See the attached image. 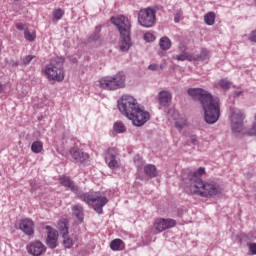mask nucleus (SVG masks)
Masks as SVG:
<instances>
[{
	"label": "nucleus",
	"mask_w": 256,
	"mask_h": 256,
	"mask_svg": "<svg viewBox=\"0 0 256 256\" xmlns=\"http://www.w3.org/2000/svg\"><path fill=\"white\" fill-rule=\"evenodd\" d=\"M188 95L194 101H200L204 111V120L208 125H214L216 121H219L221 117V102L218 97L201 88H189Z\"/></svg>",
	"instance_id": "1"
},
{
	"label": "nucleus",
	"mask_w": 256,
	"mask_h": 256,
	"mask_svg": "<svg viewBox=\"0 0 256 256\" xmlns=\"http://www.w3.org/2000/svg\"><path fill=\"white\" fill-rule=\"evenodd\" d=\"M205 175V168L200 167L197 172L184 174L182 181L190 189V193L201 197H215L219 194V186L215 183L204 182L201 176Z\"/></svg>",
	"instance_id": "2"
},
{
	"label": "nucleus",
	"mask_w": 256,
	"mask_h": 256,
	"mask_svg": "<svg viewBox=\"0 0 256 256\" xmlns=\"http://www.w3.org/2000/svg\"><path fill=\"white\" fill-rule=\"evenodd\" d=\"M118 109L122 115H125L132 121L135 127H143L151 119L149 112L145 111L131 95H123L118 100Z\"/></svg>",
	"instance_id": "3"
},
{
	"label": "nucleus",
	"mask_w": 256,
	"mask_h": 256,
	"mask_svg": "<svg viewBox=\"0 0 256 256\" xmlns=\"http://www.w3.org/2000/svg\"><path fill=\"white\" fill-rule=\"evenodd\" d=\"M120 33V49L125 53L131 48V22L124 15L110 18Z\"/></svg>",
	"instance_id": "4"
},
{
	"label": "nucleus",
	"mask_w": 256,
	"mask_h": 256,
	"mask_svg": "<svg viewBox=\"0 0 256 256\" xmlns=\"http://www.w3.org/2000/svg\"><path fill=\"white\" fill-rule=\"evenodd\" d=\"M78 197L88 205H93L94 211H96L98 215L103 213V207H105L106 203H109V199L105 196H101V193L99 192L78 194Z\"/></svg>",
	"instance_id": "5"
},
{
	"label": "nucleus",
	"mask_w": 256,
	"mask_h": 256,
	"mask_svg": "<svg viewBox=\"0 0 256 256\" xmlns=\"http://www.w3.org/2000/svg\"><path fill=\"white\" fill-rule=\"evenodd\" d=\"M126 79L124 72H118L115 76H106L100 79V87L107 91H117V89L125 88Z\"/></svg>",
	"instance_id": "6"
},
{
	"label": "nucleus",
	"mask_w": 256,
	"mask_h": 256,
	"mask_svg": "<svg viewBox=\"0 0 256 256\" xmlns=\"http://www.w3.org/2000/svg\"><path fill=\"white\" fill-rule=\"evenodd\" d=\"M65 59L55 58L51 60L50 64L46 67L45 74L50 81H63L65 79V72L63 71V65Z\"/></svg>",
	"instance_id": "7"
},
{
	"label": "nucleus",
	"mask_w": 256,
	"mask_h": 256,
	"mask_svg": "<svg viewBox=\"0 0 256 256\" xmlns=\"http://www.w3.org/2000/svg\"><path fill=\"white\" fill-rule=\"evenodd\" d=\"M138 23L141 25V27H145L146 29L154 27L155 23H157V15L155 9L151 7L141 9L138 13Z\"/></svg>",
	"instance_id": "8"
},
{
	"label": "nucleus",
	"mask_w": 256,
	"mask_h": 256,
	"mask_svg": "<svg viewBox=\"0 0 256 256\" xmlns=\"http://www.w3.org/2000/svg\"><path fill=\"white\" fill-rule=\"evenodd\" d=\"M231 113V129L233 133H241L243 131V119L245 116L239 109L230 108Z\"/></svg>",
	"instance_id": "9"
},
{
	"label": "nucleus",
	"mask_w": 256,
	"mask_h": 256,
	"mask_svg": "<svg viewBox=\"0 0 256 256\" xmlns=\"http://www.w3.org/2000/svg\"><path fill=\"white\" fill-rule=\"evenodd\" d=\"M103 43V39L101 38V26H96L94 33H92L86 40L85 45L88 47H97V45H101Z\"/></svg>",
	"instance_id": "10"
},
{
	"label": "nucleus",
	"mask_w": 256,
	"mask_h": 256,
	"mask_svg": "<svg viewBox=\"0 0 256 256\" xmlns=\"http://www.w3.org/2000/svg\"><path fill=\"white\" fill-rule=\"evenodd\" d=\"M47 232L46 245L49 249H55L57 247V241L59 239V232L53 229L51 226H45Z\"/></svg>",
	"instance_id": "11"
},
{
	"label": "nucleus",
	"mask_w": 256,
	"mask_h": 256,
	"mask_svg": "<svg viewBox=\"0 0 256 256\" xmlns=\"http://www.w3.org/2000/svg\"><path fill=\"white\" fill-rule=\"evenodd\" d=\"M175 225H177V221L173 219L159 218L154 223V229H156V231H159V233H161L166 229H171V227H175Z\"/></svg>",
	"instance_id": "12"
},
{
	"label": "nucleus",
	"mask_w": 256,
	"mask_h": 256,
	"mask_svg": "<svg viewBox=\"0 0 256 256\" xmlns=\"http://www.w3.org/2000/svg\"><path fill=\"white\" fill-rule=\"evenodd\" d=\"M27 251L30 253V255L41 256L43 253H45V251H47V248L41 241H35L27 246Z\"/></svg>",
	"instance_id": "13"
},
{
	"label": "nucleus",
	"mask_w": 256,
	"mask_h": 256,
	"mask_svg": "<svg viewBox=\"0 0 256 256\" xmlns=\"http://www.w3.org/2000/svg\"><path fill=\"white\" fill-rule=\"evenodd\" d=\"M70 154L76 163H85L89 159V154L79 150L78 148H71Z\"/></svg>",
	"instance_id": "14"
},
{
	"label": "nucleus",
	"mask_w": 256,
	"mask_h": 256,
	"mask_svg": "<svg viewBox=\"0 0 256 256\" xmlns=\"http://www.w3.org/2000/svg\"><path fill=\"white\" fill-rule=\"evenodd\" d=\"M21 231L25 233V235H33L35 233L34 227L35 225L33 224V220L31 219H23L20 221L19 225Z\"/></svg>",
	"instance_id": "15"
},
{
	"label": "nucleus",
	"mask_w": 256,
	"mask_h": 256,
	"mask_svg": "<svg viewBox=\"0 0 256 256\" xmlns=\"http://www.w3.org/2000/svg\"><path fill=\"white\" fill-rule=\"evenodd\" d=\"M173 96L169 91H161L158 94V101L162 107H169Z\"/></svg>",
	"instance_id": "16"
},
{
	"label": "nucleus",
	"mask_w": 256,
	"mask_h": 256,
	"mask_svg": "<svg viewBox=\"0 0 256 256\" xmlns=\"http://www.w3.org/2000/svg\"><path fill=\"white\" fill-rule=\"evenodd\" d=\"M105 161L110 169H117V167H119V162H117V155H115L111 149H108L105 156Z\"/></svg>",
	"instance_id": "17"
},
{
	"label": "nucleus",
	"mask_w": 256,
	"mask_h": 256,
	"mask_svg": "<svg viewBox=\"0 0 256 256\" xmlns=\"http://www.w3.org/2000/svg\"><path fill=\"white\" fill-rule=\"evenodd\" d=\"M60 183L64 187H68V189H71L73 193H76V195L79 194V187H77V185H75V182H73L72 179L68 176H62L60 178Z\"/></svg>",
	"instance_id": "18"
},
{
	"label": "nucleus",
	"mask_w": 256,
	"mask_h": 256,
	"mask_svg": "<svg viewBox=\"0 0 256 256\" xmlns=\"http://www.w3.org/2000/svg\"><path fill=\"white\" fill-rule=\"evenodd\" d=\"M211 54L209 50L202 48L200 54L192 53V61H209Z\"/></svg>",
	"instance_id": "19"
},
{
	"label": "nucleus",
	"mask_w": 256,
	"mask_h": 256,
	"mask_svg": "<svg viewBox=\"0 0 256 256\" xmlns=\"http://www.w3.org/2000/svg\"><path fill=\"white\" fill-rule=\"evenodd\" d=\"M144 173L147 175V177L153 179L154 177H157V167H155L153 164H147L144 166Z\"/></svg>",
	"instance_id": "20"
},
{
	"label": "nucleus",
	"mask_w": 256,
	"mask_h": 256,
	"mask_svg": "<svg viewBox=\"0 0 256 256\" xmlns=\"http://www.w3.org/2000/svg\"><path fill=\"white\" fill-rule=\"evenodd\" d=\"M110 249L112 251H123L125 249V243L121 239H114L110 242Z\"/></svg>",
	"instance_id": "21"
},
{
	"label": "nucleus",
	"mask_w": 256,
	"mask_h": 256,
	"mask_svg": "<svg viewBox=\"0 0 256 256\" xmlns=\"http://www.w3.org/2000/svg\"><path fill=\"white\" fill-rule=\"evenodd\" d=\"M58 230L60 235H69V222H67V219L61 220L58 223Z\"/></svg>",
	"instance_id": "22"
},
{
	"label": "nucleus",
	"mask_w": 256,
	"mask_h": 256,
	"mask_svg": "<svg viewBox=\"0 0 256 256\" xmlns=\"http://www.w3.org/2000/svg\"><path fill=\"white\" fill-rule=\"evenodd\" d=\"M176 61H193V54H189L187 51H183L181 54L173 56Z\"/></svg>",
	"instance_id": "23"
},
{
	"label": "nucleus",
	"mask_w": 256,
	"mask_h": 256,
	"mask_svg": "<svg viewBox=\"0 0 256 256\" xmlns=\"http://www.w3.org/2000/svg\"><path fill=\"white\" fill-rule=\"evenodd\" d=\"M73 215L76 217V219L80 222L83 223V207L79 205H75L72 208Z\"/></svg>",
	"instance_id": "24"
},
{
	"label": "nucleus",
	"mask_w": 256,
	"mask_h": 256,
	"mask_svg": "<svg viewBox=\"0 0 256 256\" xmlns=\"http://www.w3.org/2000/svg\"><path fill=\"white\" fill-rule=\"evenodd\" d=\"M159 45L162 51H169L171 49V40L167 36H164L160 39Z\"/></svg>",
	"instance_id": "25"
},
{
	"label": "nucleus",
	"mask_w": 256,
	"mask_h": 256,
	"mask_svg": "<svg viewBox=\"0 0 256 256\" xmlns=\"http://www.w3.org/2000/svg\"><path fill=\"white\" fill-rule=\"evenodd\" d=\"M204 22L206 25H215V12H208L204 16Z\"/></svg>",
	"instance_id": "26"
},
{
	"label": "nucleus",
	"mask_w": 256,
	"mask_h": 256,
	"mask_svg": "<svg viewBox=\"0 0 256 256\" xmlns=\"http://www.w3.org/2000/svg\"><path fill=\"white\" fill-rule=\"evenodd\" d=\"M31 151L32 153H41L43 151V142L41 141H35L31 145Z\"/></svg>",
	"instance_id": "27"
},
{
	"label": "nucleus",
	"mask_w": 256,
	"mask_h": 256,
	"mask_svg": "<svg viewBox=\"0 0 256 256\" xmlns=\"http://www.w3.org/2000/svg\"><path fill=\"white\" fill-rule=\"evenodd\" d=\"M114 131L116 133H125V131H127V128L125 127V124H123L122 122H115Z\"/></svg>",
	"instance_id": "28"
},
{
	"label": "nucleus",
	"mask_w": 256,
	"mask_h": 256,
	"mask_svg": "<svg viewBox=\"0 0 256 256\" xmlns=\"http://www.w3.org/2000/svg\"><path fill=\"white\" fill-rule=\"evenodd\" d=\"M63 237V245L66 247V249H71L73 247V239L69 238V234H66Z\"/></svg>",
	"instance_id": "29"
},
{
	"label": "nucleus",
	"mask_w": 256,
	"mask_h": 256,
	"mask_svg": "<svg viewBox=\"0 0 256 256\" xmlns=\"http://www.w3.org/2000/svg\"><path fill=\"white\" fill-rule=\"evenodd\" d=\"M63 15H65V12L63 9L59 8L53 11V20L56 19V21H59L60 19L63 18Z\"/></svg>",
	"instance_id": "30"
},
{
	"label": "nucleus",
	"mask_w": 256,
	"mask_h": 256,
	"mask_svg": "<svg viewBox=\"0 0 256 256\" xmlns=\"http://www.w3.org/2000/svg\"><path fill=\"white\" fill-rule=\"evenodd\" d=\"M24 37L27 41H33L34 39L37 38V34L35 33V31L29 32L28 30H25Z\"/></svg>",
	"instance_id": "31"
},
{
	"label": "nucleus",
	"mask_w": 256,
	"mask_h": 256,
	"mask_svg": "<svg viewBox=\"0 0 256 256\" xmlns=\"http://www.w3.org/2000/svg\"><path fill=\"white\" fill-rule=\"evenodd\" d=\"M175 127L181 131V129H184V127H187V121L185 120H178L175 123Z\"/></svg>",
	"instance_id": "32"
},
{
	"label": "nucleus",
	"mask_w": 256,
	"mask_h": 256,
	"mask_svg": "<svg viewBox=\"0 0 256 256\" xmlns=\"http://www.w3.org/2000/svg\"><path fill=\"white\" fill-rule=\"evenodd\" d=\"M219 85L222 89L227 90L231 87V82H229L225 79H222V80L219 81Z\"/></svg>",
	"instance_id": "33"
},
{
	"label": "nucleus",
	"mask_w": 256,
	"mask_h": 256,
	"mask_svg": "<svg viewBox=\"0 0 256 256\" xmlns=\"http://www.w3.org/2000/svg\"><path fill=\"white\" fill-rule=\"evenodd\" d=\"M144 39L147 43H153V41H155V35L151 33H146L144 34Z\"/></svg>",
	"instance_id": "34"
},
{
	"label": "nucleus",
	"mask_w": 256,
	"mask_h": 256,
	"mask_svg": "<svg viewBox=\"0 0 256 256\" xmlns=\"http://www.w3.org/2000/svg\"><path fill=\"white\" fill-rule=\"evenodd\" d=\"M33 59H35V56L28 55L22 59V63L23 65H28V63H31V61H33Z\"/></svg>",
	"instance_id": "35"
},
{
	"label": "nucleus",
	"mask_w": 256,
	"mask_h": 256,
	"mask_svg": "<svg viewBox=\"0 0 256 256\" xmlns=\"http://www.w3.org/2000/svg\"><path fill=\"white\" fill-rule=\"evenodd\" d=\"M183 16V11H179L175 14L174 21L175 23L181 22V17Z\"/></svg>",
	"instance_id": "36"
},
{
	"label": "nucleus",
	"mask_w": 256,
	"mask_h": 256,
	"mask_svg": "<svg viewBox=\"0 0 256 256\" xmlns=\"http://www.w3.org/2000/svg\"><path fill=\"white\" fill-rule=\"evenodd\" d=\"M149 71H159V65L158 64H150L148 66Z\"/></svg>",
	"instance_id": "37"
},
{
	"label": "nucleus",
	"mask_w": 256,
	"mask_h": 256,
	"mask_svg": "<svg viewBox=\"0 0 256 256\" xmlns=\"http://www.w3.org/2000/svg\"><path fill=\"white\" fill-rule=\"evenodd\" d=\"M249 249H250L252 255H256V243L249 244Z\"/></svg>",
	"instance_id": "38"
},
{
	"label": "nucleus",
	"mask_w": 256,
	"mask_h": 256,
	"mask_svg": "<svg viewBox=\"0 0 256 256\" xmlns=\"http://www.w3.org/2000/svg\"><path fill=\"white\" fill-rule=\"evenodd\" d=\"M190 142L192 143V145H197V143H199V140H197V136L193 135L190 136Z\"/></svg>",
	"instance_id": "39"
},
{
	"label": "nucleus",
	"mask_w": 256,
	"mask_h": 256,
	"mask_svg": "<svg viewBox=\"0 0 256 256\" xmlns=\"http://www.w3.org/2000/svg\"><path fill=\"white\" fill-rule=\"evenodd\" d=\"M249 41L256 43V30L250 34Z\"/></svg>",
	"instance_id": "40"
},
{
	"label": "nucleus",
	"mask_w": 256,
	"mask_h": 256,
	"mask_svg": "<svg viewBox=\"0 0 256 256\" xmlns=\"http://www.w3.org/2000/svg\"><path fill=\"white\" fill-rule=\"evenodd\" d=\"M16 29H18V31H23V29H25V25L22 23H17Z\"/></svg>",
	"instance_id": "41"
},
{
	"label": "nucleus",
	"mask_w": 256,
	"mask_h": 256,
	"mask_svg": "<svg viewBox=\"0 0 256 256\" xmlns=\"http://www.w3.org/2000/svg\"><path fill=\"white\" fill-rule=\"evenodd\" d=\"M31 187H32V192L37 191V189H39V186H37V184L35 183H31Z\"/></svg>",
	"instance_id": "42"
},
{
	"label": "nucleus",
	"mask_w": 256,
	"mask_h": 256,
	"mask_svg": "<svg viewBox=\"0 0 256 256\" xmlns=\"http://www.w3.org/2000/svg\"><path fill=\"white\" fill-rule=\"evenodd\" d=\"M241 95H243V92L242 91H236L234 93V97H241Z\"/></svg>",
	"instance_id": "43"
},
{
	"label": "nucleus",
	"mask_w": 256,
	"mask_h": 256,
	"mask_svg": "<svg viewBox=\"0 0 256 256\" xmlns=\"http://www.w3.org/2000/svg\"><path fill=\"white\" fill-rule=\"evenodd\" d=\"M4 89H3V85L0 84V93H3Z\"/></svg>",
	"instance_id": "44"
},
{
	"label": "nucleus",
	"mask_w": 256,
	"mask_h": 256,
	"mask_svg": "<svg viewBox=\"0 0 256 256\" xmlns=\"http://www.w3.org/2000/svg\"><path fill=\"white\" fill-rule=\"evenodd\" d=\"M159 69H161V70H163V69H164L163 64H161V65L159 66Z\"/></svg>",
	"instance_id": "45"
},
{
	"label": "nucleus",
	"mask_w": 256,
	"mask_h": 256,
	"mask_svg": "<svg viewBox=\"0 0 256 256\" xmlns=\"http://www.w3.org/2000/svg\"><path fill=\"white\" fill-rule=\"evenodd\" d=\"M41 119H43V116H41V117H38V121H41Z\"/></svg>",
	"instance_id": "46"
}]
</instances>
